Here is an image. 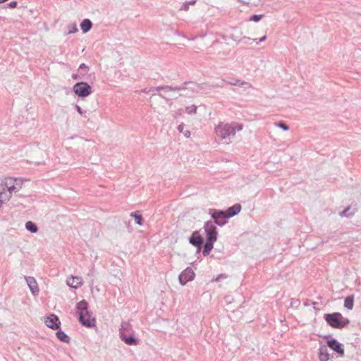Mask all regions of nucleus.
Segmentation results:
<instances>
[{"mask_svg":"<svg viewBox=\"0 0 361 361\" xmlns=\"http://www.w3.org/2000/svg\"><path fill=\"white\" fill-rule=\"evenodd\" d=\"M23 187V181L19 178L6 177L1 180V204L8 202L13 193Z\"/></svg>","mask_w":361,"mask_h":361,"instance_id":"f257e3e1","label":"nucleus"},{"mask_svg":"<svg viewBox=\"0 0 361 361\" xmlns=\"http://www.w3.org/2000/svg\"><path fill=\"white\" fill-rule=\"evenodd\" d=\"M243 125L237 122H221L214 128V132L221 140H227L235 135L236 132L242 130Z\"/></svg>","mask_w":361,"mask_h":361,"instance_id":"f03ea898","label":"nucleus"},{"mask_svg":"<svg viewBox=\"0 0 361 361\" xmlns=\"http://www.w3.org/2000/svg\"><path fill=\"white\" fill-rule=\"evenodd\" d=\"M119 336L122 341L128 345H137L139 340L135 338V331L128 322H123L119 329Z\"/></svg>","mask_w":361,"mask_h":361,"instance_id":"7ed1b4c3","label":"nucleus"},{"mask_svg":"<svg viewBox=\"0 0 361 361\" xmlns=\"http://www.w3.org/2000/svg\"><path fill=\"white\" fill-rule=\"evenodd\" d=\"M77 310L80 322L87 327L95 326V319L91 317L88 311V303L85 300H81L77 304Z\"/></svg>","mask_w":361,"mask_h":361,"instance_id":"20e7f679","label":"nucleus"},{"mask_svg":"<svg viewBox=\"0 0 361 361\" xmlns=\"http://www.w3.org/2000/svg\"><path fill=\"white\" fill-rule=\"evenodd\" d=\"M324 317L330 326L336 329H341L349 323V320L343 319L342 314L339 312L325 314Z\"/></svg>","mask_w":361,"mask_h":361,"instance_id":"39448f33","label":"nucleus"},{"mask_svg":"<svg viewBox=\"0 0 361 361\" xmlns=\"http://www.w3.org/2000/svg\"><path fill=\"white\" fill-rule=\"evenodd\" d=\"M73 90L80 97H86L92 93L91 86L85 82H78L74 85Z\"/></svg>","mask_w":361,"mask_h":361,"instance_id":"423d86ee","label":"nucleus"},{"mask_svg":"<svg viewBox=\"0 0 361 361\" xmlns=\"http://www.w3.org/2000/svg\"><path fill=\"white\" fill-rule=\"evenodd\" d=\"M184 88L181 86H170V85H162V86H158L156 87H152V88H145L142 90V92L146 94L152 93L153 95L157 94V92L161 90H164L165 92H169V91H180L183 90Z\"/></svg>","mask_w":361,"mask_h":361,"instance_id":"0eeeda50","label":"nucleus"},{"mask_svg":"<svg viewBox=\"0 0 361 361\" xmlns=\"http://www.w3.org/2000/svg\"><path fill=\"white\" fill-rule=\"evenodd\" d=\"M209 214H211L212 217L214 220L213 221L214 224H218L219 226H224L226 223V219H228L224 211L217 210L214 209H209Z\"/></svg>","mask_w":361,"mask_h":361,"instance_id":"6e6552de","label":"nucleus"},{"mask_svg":"<svg viewBox=\"0 0 361 361\" xmlns=\"http://www.w3.org/2000/svg\"><path fill=\"white\" fill-rule=\"evenodd\" d=\"M207 240H216L217 239V231L214 223L212 221H207L204 225Z\"/></svg>","mask_w":361,"mask_h":361,"instance_id":"1a4fd4ad","label":"nucleus"},{"mask_svg":"<svg viewBox=\"0 0 361 361\" xmlns=\"http://www.w3.org/2000/svg\"><path fill=\"white\" fill-rule=\"evenodd\" d=\"M195 273L190 267H187L178 276L179 283L184 286L187 282L192 281L195 278Z\"/></svg>","mask_w":361,"mask_h":361,"instance_id":"9d476101","label":"nucleus"},{"mask_svg":"<svg viewBox=\"0 0 361 361\" xmlns=\"http://www.w3.org/2000/svg\"><path fill=\"white\" fill-rule=\"evenodd\" d=\"M45 324L50 329L56 330L60 328L61 322L59 317L55 314H51L44 319Z\"/></svg>","mask_w":361,"mask_h":361,"instance_id":"9b49d317","label":"nucleus"},{"mask_svg":"<svg viewBox=\"0 0 361 361\" xmlns=\"http://www.w3.org/2000/svg\"><path fill=\"white\" fill-rule=\"evenodd\" d=\"M189 243L200 250L203 245L204 240L199 231H195L190 237Z\"/></svg>","mask_w":361,"mask_h":361,"instance_id":"f8f14e48","label":"nucleus"},{"mask_svg":"<svg viewBox=\"0 0 361 361\" xmlns=\"http://www.w3.org/2000/svg\"><path fill=\"white\" fill-rule=\"evenodd\" d=\"M27 284L33 295H37L39 289L35 279L32 276H25Z\"/></svg>","mask_w":361,"mask_h":361,"instance_id":"ddd939ff","label":"nucleus"},{"mask_svg":"<svg viewBox=\"0 0 361 361\" xmlns=\"http://www.w3.org/2000/svg\"><path fill=\"white\" fill-rule=\"evenodd\" d=\"M328 346L340 355H343L344 354V349L343 348V345L341 343H340L335 338H332L327 341Z\"/></svg>","mask_w":361,"mask_h":361,"instance_id":"4468645a","label":"nucleus"},{"mask_svg":"<svg viewBox=\"0 0 361 361\" xmlns=\"http://www.w3.org/2000/svg\"><path fill=\"white\" fill-rule=\"evenodd\" d=\"M66 283L68 286L73 288H78L83 284V280L80 276H73L68 277Z\"/></svg>","mask_w":361,"mask_h":361,"instance_id":"2eb2a0df","label":"nucleus"},{"mask_svg":"<svg viewBox=\"0 0 361 361\" xmlns=\"http://www.w3.org/2000/svg\"><path fill=\"white\" fill-rule=\"evenodd\" d=\"M241 210V205L240 204H235L229 207L226 211H224L227 218L233 217L237 215Z\"/></svg>","mask_w":361,"mask_h":361,"instance_id":"dca6fc26","label":"nucleus"},{"mask_svg":"<svg viewBox=\"0 0 361 361\" xmlns=\"http://www.w3.org/2000/svg\"><path fill=\"white\" fill-rule=\"evenodd\" d=\"M329 358L327 348L325 345H322L319 349V361H328Z\"/></svg>","mask_w":361,"mask_h":361,"instance_id":"f3484780","label":"nucleus"},{"mask_svg":"<svg viewBox=\"0 0 361 361\" xmlns=\"http://www.w3.org/2000/svg\"><path fill=\"white\" fill-rule=\"evenodd\" d=\"M214 242H216V240H209L207 239L206 240V243L204 244V249L202 251V254L204 256H207L209 254L210 251L213 248V245Z\"/></svg>","mask_w":361,"mask_h":361,"instance_id":"a211bd4d","label":"nucleus"},{"mask_svg":"<svg viewBox=\"0 0 361 361\" xmlns=\"http://www.w3.org/2000/svg\"><path fill=\"white\" fill-rule=\"evenodd\" d=\"M92 27V23L89 19H84L80 23V27L84 33L89 32Z\"/></svg>","mask_w":361,"mask_h":361,"instance_id":"6ab92c4d","label":"nucleus"},{"mask_svg":"<svg viewBox=\"0 0 361 361\" xmlns=\"http://www.w3.org/2000/svg\"><path fill=\"white\" fill-rule=\"evenodd\" d=\"M226 83L228 85H231L243 86L245 85L247 86V87H252V85L250 84H249L248 82H247L244 80H239V79H232L231 80L226 81Z\"/></svg>","mask_w":361,"mask_h":361,"instance_id":"aec40b11","label":"nucleus"},{"mask_svg":"<svg viewBox=\"0 0 361 361\" xmlns=\"http://www.w3.org/2000/svg\"><path fill=\"white\" fill-rule=\"evenodd\" d=\"M56 337L59 340H60L62 342L68 343L70 342V337L63 331L59 330L56 333Z\"/></svg>","mask_w":361,"mask_h":361,"instance_id":"412c9836","label":"nucleus"},{"mask_svg":"<svg viewBox=\"0 0 361 361\" xmlns=\"http://www.w3.org/2000/svg\"><path fill=\"white\" fill-rule=\"evenodd\" d=\"M354 305V295H350L345 298L344 301V307L348 310H352Z\"/></svg>","mask_w":361,"mask_h":361,"instance_id":"4be33fe9","label":"nucleus"},{"mask_svg":"<svg viewBox=\"0 0 361 361\" xmlns=\"http://www.w3.org/2000/svg\"><path fill=\"white\" fill-rule=\"evenodd\" d=\"M25 228L32 233H36L38 231L37 225L30 221L26 222Z\"/></svg>","mask_w":361,"mask_h":361,"instance_id":"5701e85b","label":"nucleus"},{"mask_svg":"<svg viewBox=\"0 0 361 361\" xmlns=\"http://www.w3.org/2000/svg\"><path fill=\"white\" fill-rule=\"evenodd\" d=\"M130 216L133 217L135 219V223L138 225H142V216L137 214V212H132L130 213Z\"/></svg>","mask_w":361,"mask_h":361,"instance_id":"b1692460","label":"nucleus"},{"mask_svg":"<svg viewBox=\"0 0 361 361\" xmlns=\"http://www.w3.org/2000/svg\"><path fill=\"white\" fill-rule=\"evenodd\" d=\"M196 3V0H191L190 1H186L183 4L181 7L180 8V11H188L189 10V7L190 5H195Z\"/></svg>","mask_w":361,"mask_h":361,"instance_id":"393cba45","label":"nucleus"},{"mask_svg":"<svg viewBox=\"0 0 361 361\" xmlns=\"http://www.w3.org/2000/svg\"><path fill=\"white\" fill-rule=\"evenodd\" d=\"M178 130L183 133L185 137H189L190 136V132L188 130H184V124L182 123L178 126Z\"/></svg>","mask_w":361,"mask_h":361,"instance_id":"a878e982","label":"nucleus"},{"mask_svg":"<svg viewBox=\"0 0 361 361\" xmlns=\"http://www.w3.org/2000/svg\"><path fill=\"white\" fill-rule=\"evenodd\" d=\"M17 4H18L17 1H11L10 3L5 4L3 6V8H14L17 6Z\"/></svg>","mask_w":361,"mask_h":361,"instance_id":"bb28decb","label":"nucleus"},{"mask_svg":"<svg viewBox=\"0 0 361 361\" xmlns=\"http://www.w3.org/2000/svg\"><path fill=\"white\" fill-rule=\"evenodd\" d=\"M276 126H278L279 128H281L282 130H285V131H287V130H289V126L288 125H286L283 122L276 123Z\"/></svg>","mask_w":361,"mask_h":361,"instance_id":"cd10ccee","label":"nucleus"},{"mask_svg":"<svg viewBox=\"0 0 361 361\" xmlns=\"http://www.w3.org/2000/svg\"><path fill=\"white\" fill-rule=\"evenodd\" d=\"M263 17V15H253L250 17V20L254 22L259 21Z\"/></svg>","mask_w":361,"mask_h":361,"instance_id":"c85d7f7f","label":"nucleus"},{"mask_svg":"<svg viewBox=\"0 0 361 361\" xmlns=\"http://www.w3.org/2000/svg\"><path fill=\"white\" fill-rule=\"evenodd\" d=\"M77 25L75 24H73L69 27V30L68 32V34H72L78 32Z\"/></svg>","mask_w":361,"mask_h":361,"instance_id":"c756f323","label":"nucleus"},{"mask_svg":"<svg viewBox=\"0 0 361 361\" xmlns=\"http://www.w3.org/2000/svg\"><path fill=\"white\" fill-rule=\"evenodd\" d=\"M197 107L195 105H192L186 108V111L188 114L195 113Z\"/></svg>","mask_w":361,"mask_h":361,"instance_id":"7c9ffc66","label":"nucleus"},{"mask_svg":"<svg viewBox=\"0 0 361 361\" xmlns=\"http://www.w3.org/2000/svg\"><path fill=\"white\" fill-rule=\"evenodd\" d=\"M228 278V276L225 274H221L219 275H218L215 279H214L213 281H215L216 282L219 281L221 279H226Z\"/></svg>","mask_w":361,"mask_h":361,"instance_id":"2f4dec72","label":"nucleus"},{"mask_svg":"<svg viewBox=\"0 0 361 361\" xmlns=\"http://www.w3.org/2000/svg\"><path fill=\"white\" fill-rule=\"evenodd\" d=\"M241 41L245 42V43H250V42L255 41V39H251L250 37H243L241 39Z\"/></svg>","mask_w":361,"mask_h":361,"instance_id":"473e14b6","label":"nucleus"},{"mask_svg":"<svg viewBox=\"0 0 361 361\" xmlns=\"http://www.w3.org/2000/svg\"><path fill=\"white\" fill-rule=\"evenodd\" d=\"M79 69L87 71L89 70V67L85 63H81L79 66Z\"/></svg>","mask_w":361,"mask_h":361,"instance_id":"72a5a7b5","label":"nucleus"},{"mask_svg":"<svg viewBox=\"0 0 361 361\" xmlns=\"http://www.w3.org/2000/svg\"><path fill=\"white\" fill-rule=\"evenodd\" d=\"M226 82V81L223 79L221 83H217V84H215V85H212V87H224L223 82Z\"/></svg>","mask_w":361,"mask_h":361,"instance_id":"f704fd0d","label":"nucleus"},{"mask_svg":"<svg viewBox=\"0 0 361 361\" xmlns=\"http://www.w3.org/2000/svg\"><path fill=\"white\" fill-rule=\"evenodd\" d=\"M349 209H350L349 207L345 208L342 212H341L340 216L342 217L346 216L347 215L346 214L349 211Z\"/></svg>","mask_w":361,"mask_h":361,"instance_id":"c9c22d12","label":"nucleus"},{"mask_svg":"<svg viewBox=\"0 0 361 361\" xmlns=\"http://www.w3.org/2000/svg\"><path fill=\"white\" fill-rule=\"evenodd\" d=\"M225 301L227 303H231L232 298L230 296H226V297H225Z\"/></svg>","mask_w":361,"mask_h":361,"instance_id":"e433bc0d","label":"nucleus"},{"mask_svg":"<svg viewBox=\"0 0 361 361\" xmlns=\"http://www.w3.org/2000/svg\"><path fill=\"white\" fill-rule=\"evenodd\" d=\"M72 78L74 79V80H78V79H80L82 77H80L79 75L78 74H73L72 75Z\"/></svg>","mask_w":361,"mask_h":361,"instance_id":"4c0bfd02","label":"nucleus"},{"mask_svg":"<svg viewBox=\"0 0 361 361\" xmlns=\"http://www.w3.org/2000/svg\"><path fill=\"white\" fill-rule=\"evenodd\" d=\"M75 108H76V109H77V111H78L80 114H82V109H81L79 106L76 105Z\"/></svg>","mask_w":361,"mask_h":361,"instance_id":"58836bf2","label":"nucleus"},{"mask_svg":"<svg viewBox=\"0 0 361 361\" xmlns=\"http://www.w3.org/2000/svg\"><path fill=\"white\" fill-rule=\"evenodd\" d=\"M266 39H267V36H266V35H264V36H263L262 37H261V38L259 39V42H264V41L266 40Z\"/></svg>","mask_w":361,"mask_h":361,"instance_id":"ea45409f","label":"nucleus"},{"mask_svg":"<svg viewBox=\"0 0 361 361\" xmlns=\"http://www.w3.org/2000/svg\"><path fill=\"white\" fill-rule=\"evenodd\" d=\"M159 96L160 97L163 98V99H165V98H166V97H165V96H164V95H163L162 94H159Z\"/></svg>","mask_w":361,"mask_h":361,"instance_id":"a19ab883","label":"nucleus"}]
</instances>
